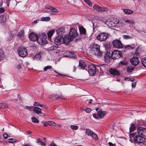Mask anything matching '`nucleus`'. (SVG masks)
<instances>
[{"label":"nucleus","instance_id":"f257e3e1","mask_svg":"<svg viewBox=\"0 0 146 146\" xmlns=\"http://www.w3.org/2000/svg\"><path fill=\"white\" fill-rule=\"evenodd\" d=\"M72 28H70L69 35H65L64 37H62L61 40L62 44L64 43L66 45H68L69 42L72 40L73 39V32L72 31Z\"/></svg>","mask_w":146,"mask_h":146},{"label":"nucleus","instance_id":"f03ea898","mask_svg":"<svg viewBox=\"0 0 146 146\" xmlns=\"http://www.w3.org/2000/svg\"><path fill=\"white\" fill-rule=\"evenodd\" d=\"M92 53L96 56L102 57V53L100 50V46L97 44H94L91 46Z\"/></svg>","mask_w":146,"mask_h":146},{"label":"nucleus","instance_id":"7ed1b4c3","mask_svg":"<svg viewBox=\"0 0 146 146\" xmlns=\"http://www.w3.org/2000/svg\"><path fill=\"white\" fill-rule=\"evenodd\" d=\"M46 37V35L45 34H42L40 35L37 39L38 43L41 45L43 46L45 45L47 42Z\"/></svg>","mask_w":146,"mask_h":146},{"label":"nucleus","instance_id":"20e7f679","mask_svg":"<svg viewBox=\"0 0 146 146\" xmlns=\"http://www.w3.org/2000/svg\"><path fill=\"white\" fill-rule=\"evenodd\" d=\"M17 52L19 56L22 57H25L27 55V50L22 47H19Z\"/></svg>","mask_w":146,"mask_h":146},{"label":"nucleus","instance_id":"39448f33","mask_svg":"<svg viewBox=\"0 0 146 146\" xmlns=\"http://www.w3.org/2000/svg\"><path fill=\"white\" fill-rule=\"evenodd\" d=\"M108 37V34L104 33H100L97 36V38L101 41H105L106 40Z\"/></svg>","mask_w":146,"mask_h":146},{"label":"nucleus","instance_id":"423d86ee","mask_svg":"<svg viewBox=\"0 0 146 146\" xmlns=\"http://www.w3.org/2000/svg\"><path fill=\"white\" fill-rule=\"evenodd\" d=\"M96 72V68L94 65H90L88 66V72L91 76L95 75Z\"/></svg>","mask_w":146,"mask_h":146},{"label":"nucleus","instance_id":"0eeeda50","mask_svg":"<svg viewBox=\"0 0 146 146\" xmlns=\"http://www.w3.org/2000/svg\"><path fill=\"white\" fill-rule=\"evenodd\" d=\"M133 139L134 142L137 143H143L145 141V139L140 135H137Z\"/></svg>","mask_w":146,"mask_h":146},{"label":"nucleus","instance_id":"6e6552de","mask_svg":"<svg viewBox=\"0 0 146 146\" xmlns=\"http://www.w3.org/2000/svg\"><path fill=\"white\" fill-rule=\"evenodd\" d=\"M113 46L115 47L120 48L123 47V45L121 41L119 40H115L112 41Z\"/></svg>","mask_w":146,"mask_h":146},{"label":"nucleus","instance_id":"1a4fd4ad","mask_svg":"<svg viewBox=\"0 0 146 146\" xmlns=\"http://www.w3.org/2000/svg\"><path fill=\"white\" fill-rule=\"evenodd\" d=\"M111 55L113 59L115 60L121 57V52L120 51L115 50L112 52Z\"/></svg>","mask_w":146,"mask_h":146},{"label":"nucleus","instance_id":"9d476101","mask_svg":"<svg viewBox=\"0 0 146 146\" xmlns=\"http://www.w3.org/2000/svg\"><path fill=\"white\" fill-rule=\"evenodd\" d=\"M138 134L141 136H146V129L142 127H139L137 130Z\"/></svg>","mask_w":146,"mask_h":146},{"label":"nucleus","instance_id":"9b49d317","mask_svg":"<svg viewBox=\"0 0 146 146\" xmlns=\"http://www.w3.org/2000/svg\"><path fill=\"white\" fill-rule=\"evenodd\" d=\"M105 60L107 63H109L113 59L111 54L110 52H108L104 56Z\"/></svg>","mask_w":146,"mask_h":146},{"label":"nucleus","instance_id":"f8f14e48","mask_svg":"<svg viewBox=\"0 0 146 146\" xmlns=\"http://www.w3.org/2000/svg\"><path fill=\"white\" fill-rule=\"evenodd\" d=\"M77 24L78 25L79 29L80 32V33L81 35H83V36L85 38L87 36L86 35V31L85 28L83 27L80 26V25L78 23Z\"/></svg>","mask_w":146,"mask_h":146},{"label":"nucleus","instance_id":"ddd939ff","mask_svg":"<svg viewBox=\"0 0 146 146\" xmlns=\"http://www.w3.org/2000/svg\"><path fill=\"white\" fill-rule=\"evenodd\" d=\"M57 34L59 36H62L65 32V30L64 28L62 27H58L56 30Z\"/></svg>","mask_w":146,"mask_h":146},{"label":"nucleus","instance_id":"4468645a","mask_svg":"<svg viewBox=\"0 0 146 146\" xmlns=\"http://www.w3.org/2000/svg\"><path fill=\"white\" fill-rule=\"evenodd\" d=\"M130 62L134 66H136L139 63V61L137 57H133L130 60Z\"/></svg>","mask_w":146,"mask_h":146},{"label":"nucleus","instance_id":"2eb2a0df","mask_svg":"<svg viewBox=\"0 0 146 146\" xmlns=\"http://www.w3.org/2000/svg\"><path fill=\"white\" fill-rule=\"evenodd\" d=\"M78 33L76 30H74V41L76 42L81 40V38L80 36H78Z\"/></svg>","mask_w":146,"mask_h":146},{"label":"nucleus","instance_id":"dca6fc26","mask_svg":"<svg viewBox=\"0 0 146 146\" xmlns=\"http://www.w3.org/2000/svg\"><path fill=\"white\" fill-rule=\"evenodd\" d=\"M61 38L62 37L59 36L56 37L54 40V44L56 45H60L62 44Z\"/></svg>","mask_w":146,"mask_h":146},{"label":"nucleus","instance_id":"f3484780","mask_svg":"<svg viewBox=\"0 0 146 146\" xmlns=\"http://www.w3.org/2000/svg\"><path fill=\"white\" fill-rule=\"evenodd\" d=\"M29 37L31 40L35 41L37 40L38 36L35 33H31L29 34Z\"/></svg>","mask_w":146,"mask_h":146},{"label":"nucleus","instance_id":"a211bd4d","mask_svg":"<svg viewBox=\"0 0 146 146\" xmlns=\"http://www.w3.org/2000/svg\"><path fill=\"white\" fill-rule=\"evenodd\" d=\"M46 8L52 10V11H49L50 12V14L52 15L55 14L58 12L57 9H54L53 7L52 6H47L46 7Z\"/></svg>","mask_w":146,"mask_h":146},{"label":"nucleus","instance_id":"6ab92c4d","mask_svg":"<svg viewBox=\"0 0 146 146\" xmlns=\"http://www.w3.org/2000/svg\"><path fill=\"white\" fill-rule=\"evenodd\" d=\"M86 63L83 60H81L79 61L78 67L80 69H83L86 66Z\"/></svg>","mask_w":146,"mask_h":146},{"label":"nucleus","instance_id":"aec40b11","mask_svg":"<svg viewBox=\"0 0 146 146\" xmlns=\"http://www.w3.org/2000/svg\"><path fill=\"white\" fill-rule=\"evenodd\" d=\"M110 74L113 75H117L119 74V72L117 70L111 68L110 69Z\"/></svg>","mask_w":146,"mask_h":146},{"label":"nucleus","instance_id":"412c9836","mask_svg":"<svg viewBox=\"0 0 146 146\" xmlns=\"http://www.w3.org/2000/svg\"><path fill=\"white\" fill-rule=\"evenodd\" d=\"M25 32L23 30L21 31L18 34V36L22 39H24V38Z\"/></svg>","mask_w":146,"mask_h":146},{"label":"nucleus","instance_id":"4be33fe9","mask_svg":"<svg viewBox=\"0 0 146 146\" xmlns=\"http://www.w3.org/2000/svg\"><path fill=\"white\" fill-rule=\"evenodd\" d=\"M33 110L37 114H41L42 113L41 109L38 107H34L33 108Z\"/></svg>","mask_w":146,"mask_h":146},{"label":"nucleus","instance_id":"5701e85b","mask_svg":"<svg viewBox=\"0 0 146 146\" xmlns=\"http://www.w3.org/2000/svg\"><path fill=\"white\" fill-rule=\"evenodd\" d=\"M105 115V113L104 111H99L98 113V117L102 118Z\"/></svg>","mask_w":146,"mask_h":146},{"label":"nucleus","instance_id":"b1692460","mask_svg":"<svg viewBox=\"0 0 146 146\" xmlns=\"http://www.w3.org/2000/svg\"><path fill=\"white\" fill-rule=\"evenodd\" d=\"M54 31L55 30L54 29L52 30L48 31L47 33V35L48 38H50L54 32Z\"/></svg>","mask_w":146,"mask_h":146},{"label":"nucleus","instance_id":"393cba45","mask_svg":"<svg viewBox=\"0 0 146 146\" xmlns=\"http://www.w3.org/2000/svg\"><path fill=\"white\" fill-rule=\"evenodd\" d=\"M135 47V44H131V45H126L125 47V48L127 49H132Z\"/></svg>","mask_w":146,"mask_h":146},{"label":"nucleus","instance_id":"a878e982","mask_svg":"<svg viewBox=\"0 0 146 146\" xmlns=\"http://www.w3.org/2000/svg\"><path fill=\"white\" fill-rule=\"evenodd\" d=\"M101 7L98 6L97 5H95L93 7V8L94 10H96L97 11L100 12Z\"/></svg>","mask_w":146,"mask_h":146},{"label":"nucleus","instance_id":"bb28decb","mask_svg":"<svg viewBox=\"0 0 146 146\" xmlns=\"http://www.w3.org/2000/svg\"><path fill=\"white\" fill-rule=\"evenodd\" d=\"M124 13L126 14H130L133 13V11L129 9H123Z\"/></svg>","mask_w":146,"mask_h":146},{"label":"nucleus","instance_id":"cd10ccee","mask_svg":"<svg viewBox=\"0 0 146 146\" xmlns=\"http://www.w3.org/2000/svg\"><path fill=\"white\" fill-rule=\"evenodd\" d=\"M37 143L39 145H41L45 146L46 144L45 143L43 142L40 139H38L37 140Z\"/></svg>","mask_w":146,"mask_h":146},{"label":"nucleus","instance_id":"c85d7f7f","mask_svg":"<svg viewBox=\"0 0 146 146\" xmlns=\"http://www.w3.org/2000/svg\"><path fill=\"white\" fill-rule=\"evenodd\" d=\"M5 16H1L0 19V23H3L6 21L7 18Z\"/></svg>","mask_w":146,"mask_h":146},{"label":"nucleus","instance_id":"c756f323","mask_svg":"<svg viewBox=\"0 0 146 146\" xmlns=\"http://www.w3.org/2000/svg\"><path fill=\"white\" fill-rule=\"evenodd\" d=\"M136 127L134 124L131 123V126L129 127V132H131L134 131L135 130Z\"/></svg>","mask_w":146,"mask_h":146},{"label":"nucleus","instance_id":"7c9ffc66","mask_svg":"<svg viewBox=\"0 0 146 146\" xmlns=\"http://www.w3.org/2000/svg\"><path fill=\"white\" fill-rule=\"evenodd\" d=\"M134 67L131 66H128L127 68V71L129 73L132 72L134 69Z\"/></svg>","mask_w":146,"mask_h":146},{"label":"nucleus","instance_id":"2f4dec72","mask_svg":"<svg viewBox=\"0 0 146 146\" xmlns=\"http://www.w3.org/2000/svg\"><path fill=\"white\" fill-rule=\"evenodd\" d=\"M86 133L88 136H91L93 132L89 129H87L86 130Z\"/></svg>","mask_w":146,"mask_h":146},{"label":"nucleus","instance_id":"473e14b6","mask_svg":"<svg viewBox=\"0 0 146 146\" xmlns=\"http://www.w3.org/2000/svg\"><path fill=\"white\" fill-rule=\"evenodd\" d=\"M113 22L110 20H107L106 22V24L109 27H111V26H113Z\"/></svg>","mask_w":146,"mask_h":146},{"label":"nucleus","instance_id":"72a5a7b5","mask_svg":"<svg viewBox=\"0 0 146 146\" xmlns=\"http://www.w3.org/2000/svg\"><path fill=\"white\" fill-rule=\"evenodd\" d=\"M41 58V56L40 54H36L33 58V59L35 60H39Z\"/></svg>","mask_w":146,"mask_h":146},{"label":"nucleus","instance_id":"f704fd0d","mask_svg":"<svg viewBox=\"0 0 146 146\" xmlns=\"http://www.w3.org/2000/svg\"><path fill=\"white\" fill-rule=\"evenodd\" d=\"M66 54V55H65L66 56H68L69 57H73V54L72 52H70V51H67L65 53Z\"/></svg>","mask_w":146,"mask_h":146},{"label":"nucleus","instance_id":"c9c22d12","mask_svg":"<svg viewBox=\"0 0 146 146\" xmlns=\"http://www.w3.org/2000/svg\"><path fill=\"white\" fill-rule=\"evenodd\" d=\"M14 36V34L12 32H11L10 33V35L7 38V41H10L13 38Z\"/></svg>","mask_w":146,"mask_h":146},{"label":"nucleus","instance_id":"e433bc0d","mask_svg":"<svg viewBox=\"0 0 146 146\" xmlns=\"http://www.w3.org/2000/svg\"><path fill=\"white\" fill-rule=\"evenodd\" d=\"M4 57V52L1 49H0V60H2Z\"/></svg>","mask_w":146,"mask_h":146},{"label":"nucleus","instance_id":"4c0bfd02","mask_svg":"<svg viewBox=\"0 0 146 146\" xmlns=\"http://www.w3.org/2000/svg\"><path fill=\"white\" fill-rule=\"evenodd\" d=\"M141 63L143 66L146 68V58H143L142 59Z\"/></svg>","mask_w":146,"mask_h":146},{"label":"nucleus","instance_id":"58836bf2","mask_svg":"<svg viewBox=\"0 0 146 146\" xmlns=\"http://www.w3.org/2000/svg\"><path fill=\"white\" fill-rule=\"evenodd\" d=\"M50 18L49 17H42L41 18V20L43 21H49L50 20Z\"/></svg>","mask_w":146,"mask_h":146},{"label":"nucleus","instance_id":"ea45409f","mask_svg":"<svg viewBox=\"0 0 146 146\" xmlns=\"http://www.w3.org/2000/svg\"><path fill=\"white\" fill-rule=\"evenodd\" d=\"M52 97H51L52 98V97H53V99L55 100H57L60 98V95H57V94H54L53 95L51 96Z\"/></svg>","mask_w":146,"mask_h":146},{"label":"nucleus","instance_id":"a19ab883","mask_svg":"<svg viewBox=\"0 0 146 146\" xmlns=\"http://www.w3.org/2000/svg\"><path fill=\"white\" fill-rule=\"evenodd\" d=\"M54 72L57 74L56 75V76H60L61 77H67V76L64 74H61L59 73L56 72L55 71H54Z\"/></svg>","mask_w":146,"mask_h":146},{"label":"nucleus","instance_id":"79ce46f5","mask_svg":"<svg viewBox=\"0 0 146 146\" xmlns=\"http://www.w3.org/2000/svg\"><path fill=\"white\" fill-rule=\"evenodd\" d=\"M91 137L95 140L98 139V137L97 135L93 132Z\"/></svg>","mask_w":146,"mask_h":146},{"label":"nucleus","instance_id":"37998d69","mask_svg":"<svg viewBox=\"0 0 146 146\" xmlns=\"http://www.w3.org/2000/svg\"><path fill=\"white\" fill-rule=\"evenodd\" d=\"M108 10V9L107 7H101L100 12H103L107 11Z\"/></svg>","mask_w":146,"mask_h":146},{"label":"nucleus","instance_id":"c03bdc74","mask_svg":"<svg viewBox=\"0 0 146 146\" xmlns=\"http://www.w3.org/2000/svg\"><path fill=\"white\" fill-rule=\"evenodd\" d=\"M32 121L34 123H39V121L35 117H33L31 118Z\"/></svg>","mask_w":146,"mask_h":146},{"label":"nucleus","instance_id":"a18cd8bd","mask_svg":"<svg viewBox=\"0 0 146 146\" xmlns=\"http://www.w3.org/2000/svg\"><path fill=\"white\" fill-rule=\"evenodd\" d=\"M125 22L131 24H133L135 23L132 20H126L125 21Z\"/></svg>","mask_w":146,"mask_h":146},{"label":"nucleus","instance_id":"49530a36","mask_svg":"<svg viewBox=\"0 0 146 146\" xmlns=\"http://www.w3.org/2000/svg\"><path fill=\"white\" fill-rule=\"evenodd\" d=\"M48 124L49 125L54 126L56 125V123L52 121H49L48 122Z\"/></svg>","mask_w":146,"mask_h":146},{"label":"nucleus","instance_id":"de8ad7c7","mask_svg":"<svg viewBox=\"0 0 146 146\" xmlns=\"http://www.w3.org/2000/svg\"><path fill=\"white\" fill-rule=\"evenodd\" d=\"M8 142L10 143H14L16 141V140L15 139H13L12 138H10L8 139Z\"/></svg>","mask_w":146,"mask_h":146},{"label":"nucleus","instance_id":"09e8293b","mask_svg":"<svg viewBox=\"0 0 146 146\" xmlns=\"http://www.w3.org/2000/svg\"><path fill=\"white\" fill-rule=\"evenodd\" d=\"M52 68V67L51 66H47L44 67L43 70L44 71H46L48 69H50Z\"/></svg>","mask_w":146,"mask_h":146},{"label":"nucleus","instance_id":"8fccbe9b","mask_svg":"<svg viewBox=\"0 0 146 146\" xmlns=\"http://www.w3.org/2000/svg\"><path fill=\"white\" fill-rule=\"evenodd\" d=\"M88 5L90 6L91 7L92 5L91 3L89 0H85L84 1Z\"/></svg>","mask_w":146,"mask_h":146},{"label":"nucleus","instance_id":"3c124183","mask_svg":"<svg viewBox=\"0 0 146 146\" xmlns=\"http://www.w3.org/2000/svg\"><path fill=\"white\" fill-rule=\"evenodd\" d=\"M123 37L125 39H128L131 38V36L127 35H124L123 36Z\"/></svg>","mask_w":146,"mask_h":146},{"label":"nucleus","instance_id":"603ef678","mask_svg":"<svg viewBox=\"0 0 146 146\" xmlns=\"http://www.w3.org/2000/svg\"><path fill=\"white\" fill-rule=\"evenodd\" d=\"M34 105L36 106H39L41 107H42L43 106L42 104H40L36 102H35Z\"/></svg>","mask_w":146,"mask_h":146},{"label":"nucleus","instance_id":"864d4df0","mask_svg":"<svg viewBox=\"0 0 146 146\" xmlns=\"http://www.w3.org/2000/svg\"><path fill=\"white\" fill-rule=\"evenodd\" d=\"M7 107V105L5 104H2L1 105H0V108H4Z\"/></svg>","mask_w":146,"mask_h":146},{"label":"nucleus","instance_id":"5fc2aeb1","mask_svg":"<svg viewBox=\"0 0 146 146\" xmlns=\"http://www.w3.org/2000/svg\"><path fill=\"white\" fill-rule=\"evenodd\" d=\"M84 110L85 111H86L87 113H90L91 110L89 108H86L85 110Z\"/></svg>","mask_w":146,"mask_h":146},{"label":"nucleus","instance_id":"6e6d98bb","mask_svg":"<svg viewBox=\"0 0 146 146\" xmlns=\"http://www.w3.org/2000/svg\"><path fill=\"white\" fill-rule=\"evenodd\" d=\"M5 11V9L3 7L0 8V13H3Z\"/></svg>","mask_w":146,"mask_h":146},{"label":"nucleus","instance_id":"4d7b16f0","mask_svg":"<svg viewBox=\"0 0 146 146\" xmlns=\"http://www.w3.org/2000/svg\"><path fill=\"white\" fill-rule=\"evenodd\" d=\"M93 117L96 119H98V115H97L96 113H94L93 115Z\"/></svg>","mask_w":146,"mask_h":146},{"label":"nucleus","instance_id":"13d9d810","mask_svg":"<svg viewBox=\"0 0 146 146\" xmlns=\"http://www.w3.org/2000/svg\"><path fill=\"white\" fill-rule=\"evenodd\" d=\"M135 133H132L129 134V136L131 139H132V138L133 137V136L134 135Z\"/></svg>","mask_w":146,"mask_h":146},{"label":"nucleus","instance_id":"bf43d9fd","mask_svg":"<svg viewBox=\"0 0 146 146\" xmlns=\"http://www.w3.org/2000/svg\"><path fill=\"white\" fill-rule=\"evenodd\" d=\"M108 145L110 146H116L115 144H113L111 142H110L108 143Z\"/></svg>","mask_w":146,"mask_h":146},{"label":"nucleus","instance_id":"052dcab7","mask_svg":"<svg viewBox=\"0 0 146 146\" xmlns=\"http://www.w3.org/2000/svg\"><path fill=\"white\" fill-rule=\"evenodd\" d=\"M3 137L5 139H6L8 137V135L6 133L4 134L3 135Z\"/></svg>","mask_w":146,"mask_h":146},{"label":"nucleus","instance_id":"680f3d73","mask_svg":"<svg viewBox=\"0 0 146 146\" xmlns=\"http://www.w3.org/2000/svg\"><path fill=\"white\" fill-rule=\"evenodd\" d=\"M6 4L7 6H9V5L10 2V0H6Z\"/></svg>","mask_w":146,"mask_h":146},{"label":"nucleus","instance_id":"e2e57ef3","mask_svg":"<svg viewBox=\"0 0 146 146\" xmlns=\"http://www.w3.org/2000/svg\"><path fill=\"white\" fill-rule=\"evenodd\" d=\"M27 109L30 111H32L33 110V108L32 107H28Z\"/></svg>","mask_w":146,"mask_h":146},{"label":"nucleus","instance_id":"0e129e2a","mask_svg":"<svg viewBox=\"0 0 146 146\" xmlns=\"http://www.w3.org/2000/svg\"><path fill=\"white\" fill-rule=\"evenodd\" d=\"M22 146H33L31 145L30 144L27 143V144H23Z\"/></svg>","mask_w":146,"mask_h":146},{"label":"nucleus","instance_id":"69168bd1","mask_svg":"<svg viewBox=\"0 0 146 146\" xmlns=\"http://www.w3.org/2000/svg\"><path fill=\"white\" fill-rule=\"evenodd\" d=\"M78 127L77 125H74V130H76L78 129Z\"/></svg>","mask_w":146,"mask_h":146},{"label":"nucleus","instance_id":"338daca9","mask_svg":"<svg viewBox=\"0 0 146 146\" xmlns=\"http://www.w3.org/2000/svg\"><path fill=\"white\" fill-rule=\"evenodd\" d=\"M21 65L20 64H19L17 65V68L18 69H20L21 68Z\"/></svg>","mask_w":146,"mask_h":146},{"label":"nucleus","instance_id":"774afa93","mask_svg":"<svg viewBox=\"0 0 146 146\" xmlns=\"http://www.w3.org/2000/svg\"><path fill=\"white\" fill-rule=\"evenodd\" d=\"M50 146H57L55 144L54 142H53L50 145Z\"/></svg>","mask_w":146,"mask_h":146}]
</instances>
